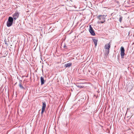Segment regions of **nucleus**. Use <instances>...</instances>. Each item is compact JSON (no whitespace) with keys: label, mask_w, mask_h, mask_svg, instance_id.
<instances>
[{"label":"nucleus","mask_w":134,"mask_h":134,"mask_svg":"<svg viewBox=\"0 0 134 134\" xmlns=\"http://www.w3.org/2000/svg\"><path fill=\"white\" fill-rule=\"evenodd\" d=\"M107 16V15H99L97 16V18L99 19V21H98V23H103L105 21V18Z\"/></svg>","instance_id":"1"},{"label":"nucleus","mask_w":134,"mask_h":134,"mask_svg":"<svg viewBox=\"0 0 134 134\" xmlns=\"http://www.w3.org/2000/svg\"><path fill=\"white\" fill-rule=\"evenodd\" d=\"M13 21V18L11 16L9 17L7 23V26L9 27L11 26L12 24Z\"/></svg>","instance_id":"2"},{"label":"nucleus","mask_w":134,"mask_h":134,"mask_svg":"<svg viewBox=\"0 0 134 134\" xmlns=\"http://www.w3.org/2000/svg\"><path fill=\"white\" fill-rule=\"evenodd\" d=\"M89 31L92 35L94 36L95 35V34L94 32V31L91 25L89 26Z\"/></svg>","instance_id":"3"},{"label":"nucleus","mask_w":134,"mask_h":134,"mask_svg":"<svg viewBox=\"0 0 134 134\" xmlns=\"http://www.w3.org/2000/svg\"><path fill=\"white\" fill-rule=\"evenodd\" d=\"M125 50L124 47L122 46L121 47V58H123L124 55Z\"/></svg>","instance_id":"4"},{"label":"nucleus","mask_w":134,"mask_h":134,"mask_svg":"<svg viewBox=\"0 0 134 134\" xmlns=\"http://www.w3.org/2000/svg\"><path fill=\"white\" fill-rule=\"evenodd\" d=\"M43 105L42 107V111L41 113V114H42L44 112V111H45V108L46 107V103L45 102H43L42 103Z\"/></svg>","instance_id":"5"},{"label":"nucleus","mask_w":134,"mask_h":134,"mask_svg":"<svg viewBox=\"0 0 134 134\" xmlns=\"http://www.w3.org/2000/svg\"><path fill=\"white\" fill-rule=\"evenodd\" d=\"M19 13L18 12H16L14 13L13 15V20H14L18 18L19 16Z\"/></svg>","instance_id":"6"},{"label":"nucleus","mask_w":134,"mask_h":134,"mask_svg":"<svg viewBox=\"0 0 134 134\" xmlns=\"http://www.w3.org/2000/svg\"><path fill=\"white\" fill-rule=\"evenodd\" d=\"M69 45H68L67 43H65V42H62L61 43V46L63 47L65 49H67Z\"/></svg>","instance_id":"7"},{"label":"nucleus","mask_w":134,"mask_h":134,"mask_svg":"<svg viewBox=\"0 0 134 134\" xmlns=\"http://www.w3.org/2000/svg\"><path fill=\"white\" fill-rule=\"evenodd\" d=\"M133 84L132 83H129L127 85V89H128V88H131L129 91L130 92V91L132 89V87H133V86H132Z\"/></svg>","instance_id":"8"},{"label":"nucleus","mask_w":134,"mask_h":134,"mask_svg":"<svg viewBox=\"0 0 134 134\" xmlns=\"http://www.w3.org/2000/svg\"><path fill=\"white\" fill-rule=\"evenodd\" d=\"M110 42L108 44H106L105 46V48L106 49H109L110 47Z\"/></svg>","instance_id":"9"},{"label":"nucleus","mask_w":134,"mask_h":134,"mask_svg":"<svg viewBox=\"0 0 134 134\" xmlns=\"http://www.w3.org/2000/svg\"><path fill=\"white\" fill-rule=\"evenodd\" d=\"M41 85H43L44 83V81L43 77L41 76Z\"/></svg>","instance_id":"10"},{"label":"nucleus","mask_w":134,"mask_h":134,"mask_svg":"<svg viewBox=\"0 0 134 134\" xmlns=\"http://www.w3.org/2000/svg\"><path fill=\"white\" fill-rule=\"evenodd\" d=\"M72 63H67L65 65V66L66 68L69 67L71 66Z\"/></svg>","instance_id":"11"},{"label":"nucleus","mask_w":134,"mask_h":134,"mask_svg":"<svg viewBox=\"0 0 134 134\" xmlns=\"http://www.w3.org/2000/svg\"><path fill=\"white\" fill-rule=\"evenodd\" d=\"M105 54L108 55L109 53V49H106L105 50Z\"/></svg>","instance_id":"12"},{"label":"nucleus","mask_w":134,"mask_h":134,"mask_svg":"<svg viewBox=\"0 0 134 134\" xmlns=\"http://www.w3.org/2000/svg\"><path fill=\"white\" fill-rule=\"evenodd\" d=\"M92 40L93 42H97L98 41L97 39L95 38H93L92 39Z\"/></svg>","instance_id":"13"},{"label":"nucleus","mask_w":134,"mask_h":134,"mask_svg":"<svg viewBox=\"0 0 134 134\" xmlns=\"http://www.w3.org/2000/svg\"><path fill=\"white\" fill-rule=\"evenodd\" d=\"M19 86L20 87L21 89H24V87L22 86V85H21V83H19Z\"/></svg>","instance_id":"14"},{"label":"nucleus","mask_w":134,"mask_h":134,"mask_svg":"<svg viewBox=\"0 0 134 134\" xmlns=\"http://www.w3.org/2000/svg\"><path fill=\"white\" fill-rule=\"evenodd\" d=\"M76 86L78 87L79 88H83V86H82L80 85L79 84H77Z\"/></svg>","instance_id":"15"},{"label":"nucleus","mask_w":134,"mask_h":134,"mask_svg":"<svg viewBox=\"0 0 134 134\" xmlns=\"http://www.w3.org/2000/svg\"><path fill=\"white\" fill-rule=\"evenodd\" d=\"M122 16H120L119 18V20L120 22L121 23L122 20Z\"/></svg>","instance_id":"16"},{"label":"nucleus","mask_w":134,"mask_h":134,"mask_svg":"<svg viewBox=\"0 0 134 134\" xmlns=\"http://www.w3.org/2000/svg\"><path fill=\"white\" fill-rule=\"evenodd\" d=\"M94 44L95 46V47H96L97 44V42H94Z\"/></svg>","instance_id":"17"},{"label":"nucleus","mask_w":134,"mask_h":134,"mask_svg":"<svg viewBox=\"0 0 134 134\" xmlns=\"http://www.w3.org/2000/svg\"><path fill=\"white\" fill-rule=\"evenodd\" d=\"M5 44L7 45V42H5Z\"/></svg>","instance_id":"18"},{"label":"nucleus","mask_w":134,"mask_h":134,"mask_svg":"<svg viewBox=\"0 0 134 134\" xmlns=\"http://www.w3.org/2000/svg\"><path fill=\"white\" fill-rule=\"evenodd\" d=\"M134 44V43L133 42L132 44V45H133V44Z\"/></svg>","instance_id":"19"}]
</instances>
